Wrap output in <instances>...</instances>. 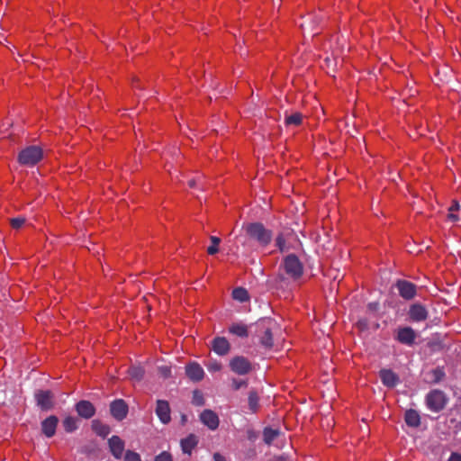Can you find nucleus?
Here are the masks:
<instances>
[{
	"label": "nucleus",
	"mask_w": 461,
	"mask_h": 461,
	"mask_svg": "<svg viewBox=\"0 0 461 461\" xmlns=\"http://www.w3.org/2000/svg\"><path fill=\"white\" fill-rule=\"evenodd\" d=\"M247 235L260 246L267 247L273 237L272 230L265 228L261 222H250L243 226Z\"/></svg>",
	"instance_id": "1"
},
{
	"label": "nucleus",
	"mask_w": 461,
	"mask_h": 461,
	"mask_svg": "<svg viewBox=\"0 0 461 461\" xmlns=\"http://www.w3.org/2000/svg\"><path fill=\"white\" fill-rule=\"evenodd\" d=\"M255 326L260 336V344L265 348H271L274 345L272 331L276 328V322L271 318H262L255 323Z\"/></svg>",
	"instance_id": "2"
},
{
	"label": "nucleus",
	"mask_w": 461,
	"mask_h": 461,
	"mask_svg": "<svg viewBox=\"0 0 461 461\" xmlns=\"http://www.w3.org/2000/svg\"><path fill=\"white\" fill-rule=\"evenodd\" d=\"M285 273L293 280H298L303 274V266L297 256L294 254L287 255L281 266Z\"/></svg>",
	"instance_id": "3"
},
{
	"label": "nucleus",
	"mask_w": 461,
	"mask_h": 461,
	"mask_svg": "<svg viewBox=\"0 0 461 461\" xmlns=\"http://www.w3.org/2000/svg\"><path fill=\"white\" fill-rule=\"evenodd\" d=\"M447 401L446 393L438 389L429 391L425 397L427 408L433 412H439L444 410Z\"/></svg>",
	"instance_id": "4"
},
{
	"label": "nucleus",
	"mask_w": 461,
	"mask_h": 461,
	"mask_svg": "<svg viewBox=\"0 0 461 461\" xmlns=\"http://www.w3.org/2000/svg\"><path fill=\"white\" fill-rule=\"evenodd\" d=\"M43 151L39 146H29L18 154V162L23 166L33 167L41 160Z\"/></svg>",
	"instance_id": "5"
},
{
	"label": "nucleus",
	"mask_w": 461,
	"mask_h": 461,
	"mask_svg": "<svg viewBox=\"0 0 461 461\" xmlns=\"http://www.w3.org/2000/svg\"><path fill=\"white\" fill-rule=\"evenodd\" d=\"M229 366L230 370L239 375H245L252 370L251 363L243 356L232 357L230 360Z\"/></svg>",
	"instance_id": "6"
},
{
	"label": "nucleus",
	"mask_w": 461,
	"mask_h": 461,
	"mask_svg": "<svg viewBox=\"0 0 461 461\" xmlns=\"http://www.w3.org/2000/svg\"><path fill=\"white\" fill-rule=\"evenodd\" d=\"M38 407L41 411H50L54 407V395L50 390H39L34 394Z\"/></svg>",
	"instance_id": "7"
},
{
	"label": "nucleus",
	"mask_w": 461,
	"mask_h": 461,
	"mask_svg": "<svg viewBox=\"0 0 461 461\" xmlns=\"http://www.w3.org/2000/svg\"><path fill=\"white\" fill-rule=\"evenodd\" d=\"M416 338L417 334L411 327H400L396 330L395 339L401 344L411 347Z\"/></svg>",
	"instance_id": "8"
},
{
	"label": "nucleus",
	"mask_w": 461,
	"mask_h": 461,
	"mask_svg": "<svg viewBox=\"0 0 461 461\" xmlns=\"http://www.w3.org/2000/svg\"><path fill=\"white\" fill-rule=\"evenodd\" d=\"M407 314L409 320L412 322H421L429 317L427 308L420 303L411 304Z\"/></svg>",
	"instance_id": "9"
},
{
	"label": "nucleus",
	"mask_w": 461,
	"mask_h": 461,
	"mask_svg": "<svg viewBox=\"0 0 461 461\" xmlns=\"http://www.w3.org/2000/svg\"><path fill=\"white\" fill-rule=\"evenodd\" d=\"M396 288L399 294L405 300H411L417 294V286L411 282L406 280H398Z\"/></svg>",
	"instance_id": "10"
},
{
	"label": "nucleus",
	"mask_w": 461,
	"mask_h": 461,
	"mask_svg": "<svg viewBox=\"0 0 461 461\" xmlns=\"http://www.w3.org/2000/svg\"><path fill=\"white\" fill-rule=\"evenodd\" d=\"M155 412L163 424H168L171 421V410L167 401L157 400Z\"/></svg>",
	"instance_id": "11"
},
{
	"label": "nucleus",
	"mask_w": 461,
	"mask_h": 461,
	"mask_svg": "<svg viewBox=\"0 0 461 461\" xmlns=\"http://www.w3.org/2000/svg\"><path fill=\"white\" fill-rule=\"evenodd\" d=\"M128 405L122 399H117L111 402L110 411L112 416L117 420H122L128 414Z\"/></svg>",
	"instance_id": "12"
},
{
	"label": "nucleus",
	"mask_w": 461,
	"mask_h": 461,
	"mask_svg": "<svg viewBox=\"0 0 461 461\" xmlns=\"http://www.w3.org/2000/svg\"><path fill=\"white\" fill-rule=\"evenodd\" d=\"M75 410L81 418L86 420L91 419L95 414V407L86 400H81L77 402Z\"/></svg>",
	"instance_id": "13"
},
{
	"label": "nucleus",
	"mask_w": 461,
	"mask_h": 461,
	"mask_svg": "<svg viewBox=\"0 0 461 461\" xmlns=\"http://www.w3.org/2000/svg\"><path fill=\"white\" fill-rule=\"evenodd\" d=\"M379 377L383 384L389 388L395 387L400 383L399 375L392 369L383 368L379 371Z\"/></svg>",
	"instance_id": "14"
},
{
	"label": "nucleus",
	"mask_w": 461,
	"mask_h": 461,
	"mask_svg": "<svg viewBox=\"0 0 461 461\" xmlns=\"http://www.w3.org/2000/svg\"><path fill=\"white\" fill-rule=\"evenodd\" d=\"M200 420L203 425L212 430H215L219 427V417L212 410L206 409L200 414Z\"/></svg>",
	"instance_id": "15"
},
{
	"label": "nucleus",
	"mask_w": 461,
	"mask_h": 461,
	"mask_svg": "<svg viewBox=\"0 0 461 461\" xmlns=\"http://www.w3.org/2000/svg\"><path fill=\"white\" fill-rule=\"evenodd\" d=\"M108 446L111 454L116 459H120L122 456L125 443L119 436H112L108 439Z\"/></svg>",
	"instance_id": "16"
},
{
	"label": "nucleus",
	"mask_w": 461,
	"mask_h": 461,
	"mask_svg": "<svg viewBox=\"0 0 461 461\" xmlns=\"http://www.w3.org/2000/svg\"><path fill=\"white\" fill-rule=\"evenodd\" d=\"M185 375L193 382H200L204 376L203 367L196 362L189 363L185 366Z\"/></svg>",
	"instance_id": "17"
},
{
	"label": "nucleus",
	"mask_w": 461,
	"mask_h": 461,
	"mask_svg": "<svg viewBox=\"0 0 461 461\" xmlns=\"http://www.w3.org/2000/svg\"><path fill=\"white\" fill-rule=\"evenodd\" d=\"M59 419L55 415H50L41 421V431L47 438H52L56 433Z\"/></svg>",
	"instance_id": "18"
},
{
	"label": "nucleus",
	"mask_w": 461,
	"mask_h": 461,
	"mask_svg": "<svg viewBox=\"0 0 461 461\" xmlns=\"http://www.w3.org/2000/svg\"><path fill=\"white\" fill-rule=\"evenodd\" d=\"M212 349L219 356H225L230 350V344L224 337H216L212 341Z\"/></svg>",
	"instance_id": "19"
},
{
	"label": "nucleus",
	"mask_w": 461,
	"mask_h": 461,
	"mask_svg": "<svg viewBox=\"0 0 461 461\" xmlns=\"http://www.w3.org/2000/svg\"><path fill=\"white\" fill-rule=\"evenodd\" d=\"M405 423L411 428H418L420 425V415L414 409H409L404 414Z\"/></svg>",
	"instance_id": "20"
},
{
	"label": "nucleus",
	"mask_w": 461,
	"mask_h": 461,
	"mask_svg": "<svg viewBox=\"0 0 461 461\" xmlns=\"http://www.w3.org/2000/svg\"><path fill=\"white\" fill-rule=\"evenodd\" d=\"M198 438L194 434H189L186 438L181 439L182 451L185 454L191 455L192 450L197 446Z\"/></svg>",
	"instance_id": "21"
},
{
	"label": "nucleus",
	"mask_w": 461,
	"mask_h": 461,
	"mask_svg": "<svg viewBox=\"0 0 461 461\" xmlns=\"http://www.w3.org/2000/svg\"><path fill=\"white\" fill-rule=\"evenodd\" d=\"M92 429L98 436L102 438H106L111 432L110 426L101 422L98 420H94L92 421Z\"/></svg>",
	"instance_id": "22"
},
{
	"label": "nucleus",
	"mask_w": 461,
	"mask_h": 461,
	"mask_svg": "<svg viewBox=\"0 0 461 461\" xmlns=\"http://www.w3.org/2000/svg\"><path fill=\"white\" fill-rule=\"evenodd\" d=\"M229 331L240 338H247L249 336L248 327L242 323H233Z\"/></svg>",
	"instance_id": "23"
},
{
	"label": "nucleus",
	"mask_w": 461,
	"mask_h": 461,
	"mask_svg": "<svg viewBox=\"0 0 461 461\" xmlns=\"http://www.w3.org/2000/svg\"><path fill=\"white\" fill-rule=\"evenodd\" d=\"M280 434L278 429L265 428L263 430V439L267 445H270Z\"/></svg>",
	"instance_id": "24"
},
{
	"label": "nucleus",
	"mask_w": 461,
	"mask_h": 461,
	"mask_svg": "<svg viewBox=\"0 0 461 461\" xmlns=\"http://www.w3.org/2000/svg\"><path fill=\"white\" fill-rule=\"evenodd\" d=\"M232 298L240 303L249 300V292L243 287H237L232 291Z\"/></svg>",
	"instance_id": "25"
},
{
	"label": "nucleus",
	"mask_w": 461,
	"mask_h": 461,
	"mask_svg": "<svg viewBox=\"0 0 461 461\" xmlns=\"http://www.w3.org/2000/svg\"><path fill=\"white\" fill-rule=\"evenodd\" d=\"M62 425L66 432L71 433L78 428L77 419L72 416H68L63 420Z\"/></svg>",
	"instance_id": "26"
},
{
	"label": "nucleus",
	"mask_w": 461,
	"mask_h": 461,
	"mask_svg": "<svg viewBox=\"0 0 461 461\" xmlns=\"http://www.w3.org/2000/svg\"><path fill=\"white\" fill-rule=\"evenodd\" d=\"M259 397L256 390L252 389L249 393L248 402L249 410L252 412H256L258 409Z\"/></svg>",
	"instance_id": "27"
},
{
	"label": "nucleus",
	"mask_w": 461,
	"mask_h": 461,
	"mask_svg": "<svg viewBox=\"0 0 461 461\" xmlns=\"http://www.w3.org/2000/svg\"><path fill=\"white\" fill-rule=\"evenodd\" d=\"M429 375L431 376V384H438L440 383L446 376V373L444 371V368L441 366H438L434 369H432L429 372Z\"/></svg>",
	"instance_id": "28"
},
{
	"label": "nucleus",
	"mask_w": 461,
	"mask_h": 461,
	"mask_svg": "<svg viewBox=\"0 0 461 461\" xmlns=\"http://www.w3.org/2000/svg\"><path fill=\"white\" fill-rule=\"evenodd\" d=\"M130 377L135 381H140L144 377V369L141 366H132L128 369Z\"/></svg>",
	"instance_id": "29"
},
{
	"label": "nucleus",
	"mask_w": 461,
	"mask_h": 461,
	"mask_svg": "<svg viewBox=\"0 0 461 461\" xmlns=\"http://www.w3.org/2000/svg\"><path fill=\"white\" fill-rule=\"evenodd\" d=\"M303 120V115L300 113H294L290 115H286L285 118V123L286 125H300Z\"/></svg>",
	"instance_id": "30"
},
{
	"label": "nucleus",
	"mask_w": 461,
	"mask_h": 461,
	"mask_svg": "<svg viewBox=\"0 0 461 461\" xmlns=\"http://www.w3.org/2000/svg\"><path fill=\"white\" fill-rule=\"evenodd\" d=\"M460 209L459 203L456 200L452 201V204L449 207L447 219L451 221H458V216L455 213V212L458 211Z\"/></svg>",
	"instance_id": "31"
},
{
	"label": "nucleus",
	"mask_w": 461,
	"mask_h": 461,
	"mask_svg": "<svg viewBox=\"0 0 461 461\" xmlns=\"http://www.w3.org/2000/svg\"><path fill=\"white\" fill-rule=\"evenodd\" d=\"M210 240L212 245L208 247L207 253L209 255H214L219 251V244L221 242V239L216 236H211Z\"/></svg>",
	"instance_id": "32"
},
{
	"label": "nucleus",
	"mask_w": 461,
	"mask_h": 461,
	"mask_svg": "<svg viewBox=\"0 0 461 461\" xmlns=\"http://www.w3.org/2000/svg\"><path fill=\"white\" fill-rule=\"evenodd\" d=\"M192 403L195 406H203L205 403L203 393L199 390L193 392Z\"/></svg>",
	"instance_id": "33"
},
{
	"label": "nucleus",
	"mask_w": 461,
	"mask_h": 461,
	"mask_svg": "<svg viewBox=\"0 0 461 461\" xmlns=\"http://www.w3.org/2000/svg\"><path fill=\"white\" fill-rule=\"evenodd\" d=\"M123 461H141L140 454L132 450H127Z\"/></svg>",
	"instance_id": "34"
},
{
	"label": "nucleus",
	"mask_w": 461,
	"mask_h": 461,
	"mask_svg": "<svg viewBox=\"0 0 461 461\" xmlns=\"http://www.w3.org/2000/svg\"><path fill=\"white\" fill-rule=\"evenodd\" d=\"M247 386H248V381L247 380L234 378L231 381V387L235 391L240 389L241 387H247Z\"/></svg>",
	"instance_id": "35"
},
{
	"label": "nucleus",
	"mask_w": 461,
	"mask_h": 461,
	"mask_svg": "<svg viewBox=\"0 0 461 461\" xmlns=\"http://www.w3.org/2000/svg\"><path fill=\"white\" fill-rule=\"evenodd\" d=\"M276 245L279 249L281 252H285L286 250L285 247V240L283 234H279L276 239Z\"/></svg>",
	"instance_id": "36"
},
{
	"label": "nucleus",
	"mask_w": 461,
	"mask_h": 461,
	"mask_svg": "<svg viewBox=\"0 0 461 461\" xmlns=\"http://www.w3.org/2000/svg\"><path fill=\"white\" fill-rule=\"evenodd\" d=\"M24 222H25L24 217L13 218L10 221L11 226L14 229H20L24 224Z\"/></svg>",
	"instance_id": "37"
},
{
	"label": "nucleus",
	"mask_w": 461,
	"mask_h": 461,
	"mask_svg": "<svg viewBox=\"0 0 461 461\" xmlns=\"http://www.w3.org/2000/svg\"><path fill=\"white\" fill-rule=\"evenodd\" d=\"M207 369L210 372H218L221 369V364L217 360H211L207 365Z\"/></svg>",
	"instance_id": "38"
},
{
	"label": "nucleus",
	"mask_w": 461,
	"mask_h": 461,
	"mask_svg": "<svg viewBox=\"0 0 461 461\" xmlns=\"http://www.w3.org/2000/svg\"><path fill=\"white\" fill-rule=\"evenodd\" d=\"M158 374L164 377L167 378L171 375V368L167 366H161L158 367Z\"/></svg>",
	"instance_id": "39"
},
{
	"label": "nucleus",
	"mask_w": 461,
	"mask_h": 461,
	"mask_svg": "<svg viewBox=\"0 0 461 461\" xmlns=\"http://www.w3.org/2000/svg\"><path fill=\"white\" fill-rule=\"evenodd\" d=\"M154 461H173V458L168 452L163 451L155 457Z\"/></svg>",
	"instance_id": "40"
},
{
	"label": "nucleus",
	"mask_w": 461,
	"mask_h": 461,
	"mask_svg": "<svg viewBox=\"0 0 461 461\" xmlns=\"http://www.w3.org/2000/svg\"><path fill=\"white\" fill-rule=\"evenodd\" d=\"M188 185L191 188H194L197 185H200L201 189L203 190V187L202 186V177H198L197 179H194H194H190L188 181Z\"/></svg>",
	"instance_id": "41"
},
{
	"label": "nucleus",
	"mask_w": 461,
	"mask_h": 461,
	"mask_svg": "<svg viewBox=\"0 0 461 461\" xmlns=\"http://www.w3.org/2000/svg\"><path fill=\"white\" fill-rule=\"evenodd\" d=\"M357 326L361 330H366L368 328V321L366 319H361L357 321Z\"/></svg>",
	"instance_id": "42"
},
{
	"label": "nucleus",
	"mask_w": 461,
	"mask_h": 461,
	"mask_svg": "<svg viewBox=\"0 0 461 461\" xmlns=\"http://www.w3.org/2000/svg\"><path fill=\"white\" fill-rule=\"evenodd\" d=\"M448 461H461V454L452 453L448 458Z\"/></svg>",
	"instance_id": "43"
},
{
	"label": "nucleus",
	"mask_w": 461,
	"mask_h": 461,
	"mask_svg": "<svg viewBox=\"0 0 461 461\" xmlns=\"http://www.w3.org/2000/svg\"><path fill=\"white\" fill-rule=\"evenodd\" d=\"M213 460L214 461H226L225 458L221 455H220L219 453H215L213 455Z\"/></svg>",
	"instance_id": "44"
},
{
	"label": "nucleus",
	"mask_w": 461,
	"mask_h": 461,
	"mask_svg": "<svg viewBox=\"0 0 461 461\" xmlns=\"http://www.w3.org/2000/svg\"><path fill=\"white\" fill-rule=\"evenodd\" d=\"M378 304L377 303H369L368 308L372 311H375L377 309Z\"/></svg>",
	"instance_id": "45"
},
{
	"label": "nucleus",
	"mask_w": 461,
	"mask_h": 461,
	"mask_svg": "<svg viewBox=\"0 0 461 461\" xmlns=\"http://www.w3.org/2000/svg\"><path fill=\"white\" fill-rule=\"evenodd\" d=\"M278 277H279V279H280L281 281H283V280L285 279V276H284L283 275H279V276H278Z\"/></svg>",
	"instance_id": "46"
},
{
	"label": "nucleus",
	"mask_w": 461,
	"mask_h": 461,
	"mask_svg": "<svg viewBox=\"0 0 461 461\" xmlns=\"http://www.w3.org/2000/svg\"><path fill=\"white\" fill-rule=\"evenodd\" d=\"M182 420H183V421H185V415H183V416H182Z\"/></svg>",
	"instance_id": "47"
}]
</instances>
